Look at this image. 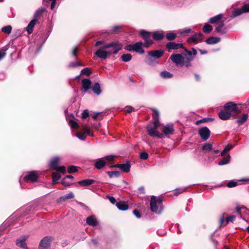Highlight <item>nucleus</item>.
<instances>
[{"mask_svg": "<svg viewBox=\"0 0 249 249\" xmlns=\"http://www.w3.org/2000/svg\"><path fill=\"white\" fill-rule=\"evenodd\" d=\"M104 46L100 48L95 52V54L98 57L102 59H106L108 55L112 53L116 54L122 48V45L118 41H113L109 43L105 44L104 41H98L95 43V46L100 45Z\"/></svg>", "mask_w": 249, "mask_h": 249, "instance_id": "nucleus-1", "label": "nucleus"}, {"mask_svg": "<svg viewBox=\"0 0 249 249\" xmlns=\"http://www.w3.org/2000/svg\"><path fill=\"white\" fill-rule=\"evenodd\" d=\"M170 59L177 66H183L189 67L190 66V62L193 60V57H188L185 54H173L171 57Z\"/></svg>", "mask_w": 249, "mask_h": 249, "instance_id": "nucleus-2", "label": "nucleus"}, {"mask_svg": "<svg viewBox=\"0 0 249 249\" xmlns=\"http://www.w3.org/2000/svg\"><path fill=\"white\" fill-rule=\"evenodd\" d=\"M160 126V122L158 120L150 123L147 126L148 134L152 137H157L159 138L163 137V134L157 131L158 127Z\"/></svg>", "mask_w": 249, "mask_h": 249, "instance_id": "nucleus-3", "label": "nucleus"}, {"mask_svg": "<svg viewBox=\"0 0 249 249\" xmlns=\"http://www.w3.org/2000/svg\"><path fill=\"white\" fill-rule=\"evenodd\" d=\"M150 209L153 212L160 213L162 210L161 200L159 199L157 200L155 196H152L151 198Z\"/></svg>", "mask_w": 249, "mask_h": 249, "instance_id": "nucleus-4", "label": "nucleus"}, {"mask_svg": "<svg viewBox=\"0 0 249 249\" xmlns=\"http://www.w3.org/2000/svg\"><path fill=\"white\" fill-rule=\"evenodd\" d=\"M143 47H145L144 43L140 41L134 44L128 45L125 47V49L129 51H134L140 54H143L144 53Z\"/></svg>", "mask_w": 249, "mask_h": 249, "instance_id": "nucleus-5", "label": "nucleus"}, {"mask_svg": "<svg viewBox=\"0 0 249 249\" xmlns=\"http://www.w3.org/2000/svg\"><path fill=\"white\" fill-rule=\"evenodd\" d=\"M225 110L230 112L231 114L232 113H239L242 111V106L240 104H236L233 102H229L225 105Z\"/></svg>", "mask_w": 249, "mask_h": 249, "instance_id": "nucleus-6", "label": "nucleus"}, {"mask_svg": "<svg viewBox=\"0 0 249 249\" xmlns=\"http://www.w3.org/2000/svg\"><path fill=\"white\" fill-rule=\"evenodd\" d=\"M42 10H37L36 11L34 15V19L30 22L26 28V30L29 34H31L33 32L34 27L36 24V23L38 20V18L42 13Z\"/></svg>", "mask_w": 249, "mask_h": 249, "instance_id": "nucleus-7", "label": "nucleus"}, {"mask_svg": "<svg viewBox=\"0 0 249 249\" xmlns=\"http://www.w3.org/2000/svg\"><path fill=\"white\" fill-rule=\"evenodd\" d=\"M140 34L145 41V42L143 43L145 48H148L150 45L153 44V40L150 39V32H147L144 30H142L140 31Z\"/></svg>", "mask_w": 249, "mask_h": 249, "instance_id": "nucleus-8", "label": "nucleus"}, {"mask_svg": "<svg viewBox=\"0 0 249 249\" xmlns=\"http://www.w3.org/2000/svg\"><path fill=\"white\" fill-rule=\"evenodd\" d=\"M83 132H79L77 133L76 136L80 140H85L86 139V134L93 137L94 136L92 132L86 126H84L83 128Z\"/></svg>", "mask_w": 249, "mask_h": 249, "instance_id": "nucleus-9", "label": "nucleus"}, {"mask_svg": "<svg viewBox=\"0 0 249 249\" xmlns=\"http://www.w3.org/2000/svg\"><path fill=\"white\" fill-rule=\"evenodd\" d=\"M210 133V130L207 127H202L199 130V134L202 140L204 141H206L209 138Z\"/></svg>", "mask_w": 249, "mask_h": 249, "instance_id": "nucleus-10", "label": "nucleus"}, {"mask_svg": "<svg viewBox=\"0 0 249 249\" xmlns=\"http://www.w3.org/2000/svg\"><path fill=\"white\" fill-rule=\"evenodd\" d=\"M246 12H249V4H245L241 8L235 9L233 13V17H236Z\"/></svg>", "mask_w": 249, "mask_h": 249, "instance_id": "nucleus-11", "label": "nucleus"}, {"mask_svg": "<svg viewBox=\"0 0 249 249\" xmlns=\"http://www.w3.org/2000/svg\"><path fill=\"white\" fill-rule=\"evenodd\" d=\"M203 35L201 33H197L190 37L188 39L189 43H197L202 41Z\"/></svg>", "mask_w": 249, "mask_h": 249, "instance_id": "nucleus-12", "label": "nucleus"}, {"mask_svg": "<svg viewBox=\"0 0 249 249\" xmlns=\"http://www.w3.org/2000/svg\"><path fill=\"white\" fill-rule=\"evenodd\" d=\"M51 239L48 237H44L40 242L39 249H50Z\"/></svg>", "mask_w": 249, "mask_h": 249, "instance_id": "nucleus-13", "label": "nucleus"}, {"mask_svg": "<svg viewBox=\"0 0 249 249\" xmlns=\"http://www.w3.org/2000/svg\"><path fill=\"white\" fill-rule=\"evenodd\" d=\"M38 175L37 172L36 171H32L30 172L28 175L24 177L25 180H31L32 182L36 181Z\"/></svg>", "mask_w": 249, "mask_h": 249, "instance_id": "nucleus-14", "label": "nucleus"}, {"mask_svg": "<svg viewBox=\"0 0 249 249\" xmlns=\"http://www.w3.org/2000/svg\"><path fill=\"white\" fill-rule=\"evenodd\" d=\"M166 47L169 50H177L179 48H183L182 44L176 43L175 42H169L166 44Z\"/></svg>", "mask_w": 249, "mask_h": 249, "instance_id": "nucleus-15", "label": "nucleus"}, {"mask_svg": "<svg viewBox=\"0 0 249 249\" xmlns=\"http://www.w3.org/2000/svg\"><path fill=\"white\" fill-rule=\"evenodd\" d=\"M231 114L230 112L225 110L224 108V110L220 111L218 113V116L220 119L222 120H227L230 119L231 116Z\"/></svg>", "mask_w": 249, "mask_h": 249, "instance_id": "nucleus-16", "label": "nucleus"}, {"mask_svg": "<svg viewBox=\"0 0 249 249\" xmlns=\"http://www.w3.org/2000/svg\"><path fill=\"white\" fill-rule=\"evenodd\" d=\"M91 85V81L89 79H84L82 80V89L85 91L89 90Z\"/></svg>", "mask_w": 249, "mask_h": 249, "instance_id": "nucleus-17", "label": "nucleus"}, {"mask_svg": "<svg viewBox=\"0 0 249 249\" xmlns=\"http://www.w3.org/2000/svg\"><path fill=\"white\" fill-rule=\"evenodd\" d=\"M28 236H23L21 237L20 238L18 239L17 240V245L18 247L22 248H25L26 247V244L25 243L26 240L28 238Z\"/></svg>", "mask_w": 249, "mask_h": 249, "instance_id": "nucleus-18", "label": "nucleus"}, {"mask_svg": "<svg viewBox=\"0 0 249 249\" xmlns=\"http://www.w3.org/2000/svg\"><path fill=\"white\" fill-rule=\"evenodd\" d=\"M174 131L173 125L171 124H168L164 126L162 130L163 133L165 135L171 134Z\"/></svg>", "mask_w": 249, "mask_h": 249, "instance_id": "nucleus-19", "label": "nucleus"}, {"mask_svg": "<svg viewBox=\"0 0 249 249\" xmlns=\"http://www.w3.org/2000/svg\"><path fill=\"white\" fill-rule=\"evenodd\" d=\"M114 166L119 168L121 170L125 172L130 171V165L129 163L117 164Z\"/></svg>", "mask_w": 249, "mask_h": 249, "instance_id": "nucleus-20", "label": "nucleus"}, {"mask_svg": "<svg viewBox=\"0 0 249 249\" xmlns=\"http://www.w3.org/2000/svg\"><path fill=\"white\" fill-rule=\"evenodd\" d=\"M163 53L164 51L161 50H159L149 52V55L153 57L160 58L163 55Z\"/></svg>", "mask_w": 249, "mask_h": 249, "instance_id": "nucleus-21", "label": "nucleus"}, {"mask_svg": "<svg viewBox=\"0 0 249 249\" xmlns=\"http://www.w3.org/2000/svg\"><path fill=\"white\" fill-rule=\"evenodd\" d=\"M95 182V180L91 179H86L78 181V183L83 186H88Z\"/></svg>", "mask_w": 249, "mask_h": 249, "instance_id": "nucleus-22", "label": "nucleus"}, {"mask_svg": "<svg viewBox=\"0 0 249 249\" xmlns=\"http://www.w3.org/2000/svg\"><path fill=\"white\" fill-rule=\"evenodd\" d=\"M116 206L118 209L121 211H125L128 208L127 203L123 201L118 202L116 203Z\"/></svg>", "mask_w": 249, "mask_h": 249, "instance_id": "nucleus-23", "label": "nucleus"}, {"mask_svg": "<svg viewBox=\"0 0 249 249\" xmlns=\"http://www.w3.org/2000/svg\"><path fill=\"white\" fill-rule=\"evenodd\" d=\"M153 38L156 40L162 39L164 37V33L163 31L154 32L152 34Z\"/></svg>", "mask_w": 249, "mask_h": 249, "instance_id": "nucleus-24", "label": "nucleus"}, {"mask_svg": "<svg viewBox=\"0 0 249 249\" xmlns=\"http://www.w3.org/2000/svg\"><path fill=\"white\" fill-rule=\"evenodd\" d=\"M87 223L90 226H95L97 225V221L93 216H89L86 219Z\"/></svg>", "mask_w": 249, "mask_h": 249, "instance_id": "nucleus-25", "label": "nucleus"}, {"mask_svg": "<svg viewBox=\"0 0 249 249\" xmlns=\"http://www.w3.org/2000/svg\"><path fill=\"white\" fill-rule=\"evenodd\" d=\"M106 163V161L104 160V159L101 158L98 159L95 163V166L97 169H101L105 166Z\"/></svg>", "mask_w": 249, "mask_h": 249, "instance_id": "nucleus-26", "label": "nucleus"}, {"mask_svg": "<svg viewBox=\"0 0 249 249\" xmlns=\"http://www.w3.org/2000/svg\"><path fill=\"white\" fill-rule=\"evenodd\" d=\"M60 160V159L58 157H55V158H53L51 161L50 162V167L53 169H55V168H57V167L58 166L57 164H58V163L59 162Z\"/></svg>", "mask_w": 249, "mask_h": 249, "instance_id": "nucleus-27", "label": "nucleus"}, {"mask_svg": "<svg viewBox=\"0 0 249 249\" xmlns=\"http://www.w3.org/2000/svg\"><path fill=\"white\" fill-rule=\"evenodd\" d=\"M220 40L218 37H211L206 40V42L208 44H214L219 42Z\"/></svg>", "mask_w": 249, "mask_h": 249, "instance_id": "nucleus-28", "label": "nucleus"}, {"mask_svg": "<svg viewBox=\"0 0 249 249\" xmlns=\"http://www.w3.org/2000/svg\"><path fill=\"white\" fill-rule=\"evenodd\" d=\"M92 90L96 94L99 95L101 92L100 84L98 83H96L92 88Z\"/></svg>", "mask_w": 249, "mask_h": 249, "instance_id": "nucleus-29", "label": "nucleus"}, {"mask_svg": "<svg viewBox=\"0 0 249 249\" xmlns=\"http://www.w3.org/2000/svg\"><path fill=\"white\" fill-rule=\"evenodd\" d=\"M222 15H218L215 17L211 18L209 20V22L211 23H216L219 22L222 18Z\"/></svg>", "mask_w": 249, "mask_h": 249, "instance_id": "nucleus-30", "label": "nucleus"}, {"mask_svg": "<svg viewBox=\"0 0 249 249\" xmlns=\"http://www.w3.org/2000/svg\"><path fill=\"white\" fill-rule=\"evenodd\" d=\"M230 155L228 154L226 157L224 158L222 160L219 161L218 165H223L228 164L230 161Z\"/></svg>", "mask_w": 249, "mask_h": 249, "instance_id": "nucleus-31", "label": "nucleus"}, {"mask_svg": "<svg viewBox=\"0 0 249 249\" xmlns=\"http://www.w3.org/2000/svg\"><path fill=\"white\" fill-rule=\"evenodd\" d=\"M216 30L218 33L222 34H225L226 33L225 28H224V24L222 22H221L216 26Z\"/></svg>", "mask_w": 249, "mask_h": 249, "instance_id": "nucleus-32", "label": "nucleus"}, {"mask_svg": "<svg viewBox=\"0 0 249 249\" xmlns=\"http://www.w3.org/2000/svg\"><path fill=\"white\" fill-rule=\"evenodd\" d=\"M160 75L164 78H170L173 76V74L167 71H163L161 72Z\"/></svg>", "mask_w": 249, "mask_h": 249, "instance_id": "nucleus-33", "label": "nucleus"}, {"mask_svg": "<svg viewBox=\"0 0 249 249\" xmlns=\"http://www.w3.org/2000/svg\"><path fill=\"white\" fill-rule=\"evenodd\" d=\"M212 30V26L208 24H205L203 27V31L205 33H209Z\"/></svg>", "mask_w": 249, "mask_h": 249, "instance_id": "nucleus-34", "label": "nucleus"}, {"mask_svg": "<svg viewBox=\"0 0 249 249\" xmlns=\"http://www.w3.org/2000/svg\"><path fill=\"white\" fill-rule=\"evenodd\" d=\"M248 115L247 114H244L241 118L237 120V123L241 125L243 124L247 119Z\"/></svg>", "mask_w": 249, "mask_h": 249, "instance_id": "nucleus-35", "label": "nucleus"}, {"mask_svg": "<svg viewBox=\"0 0 249 249\" xmlns=\"http://www.w3.org/2000/svg\"><path fill=\"white\" fill-rule=\"evenodd\" d=\"M74 197V195L72 192L66 194L65 196L60 197V200L62 201H65L67 199L72 198Z\"/></svg>", "mask_w": 249, "mask_h": 249, "instance_id": "nucleus-36", "label": "nucleus"}, {"mask_svg": "<svg viewBox=\"0 0 249 249\" xmlns=\"http://www.w3.org/2000/svg\"><path fill=\"white\" fill-rule=\"evenodd\" d=\"M121 58L123 61L128 62L131 59L132 55L130 53L124 54L122 56Z\"/></svg>", "mask_w": 249, "mask_h": 249, "instance_id": "nucleus-37", "label": "nucleus"}, {"mask_svg": "<svg viewBox=\"0 0 249 249\" xmlns=\"http://www.w3.org/2000/svg\"><path fill=\"white\" fill-rule=\"evenodd\" d=\"M52 177L53 183H56L57 181L59 180L61 178L60 175L57 172L53 173Z\"/></svg>", "mask_w": 249, "mask_h": 249, "instance_id": "nucleus-38", "label": "nucleus"}, {"mask_svg": "<svg viewBox=\"0 0 249 249\" xmlns=\"http://www.w3.org/2000/svg\"><path fill=\"white\" fill-rule=\"evenodd\" d=\"M166 38L168 40H174L177 36V35L174 33H167L166 35Z\"/></svg>", "mask_w": 249, "mask_h": 249, "instance_id": "nucleus-39", "label": "nucleus"}, {"mask_svg": "<svg viewBox=\"0 0 249 249\" xmlns=\"http://www.w3.org/2000/svg\"><path fill=\"white\" fill-rule=\"evenodd\" d=\"M115 158V156L114 155H109L103 158L104 159V160L106 161V163H110L112 160H114Z\"/></svg>", "mask_w": 249, "mask_h": 249, "instance_id": "nucleus-40", "label": "nucleus"}, {"mask_svg": "<svg viewBox=\"0 0 249 249\" xmlns=\"http://www.w3.org/2000/svg\"><path fill=\"white\" fill-rule=\"evenodd\" d=\"M91 73L90 69L89 68H84L81 71V74L83 75H86L87 76H89Z\"/></svg>", "mask_w": 249, "mask_h": 249, "instance_id": "nucleus-41", "label": "nucleus"}, {"mask_svg": "<svg viewBox=\"0 0 249 249\" xmlns=\"http://www.w3.org/2000/svg\"><path fill=\"white\" fill-rule=\"evenodd\" d=\"M107 174L110 178L119 177L120 175V172L118 171H108Z\"/></svg>", "mask_w": 249, "mask_h": 249, "instance_id": "nucleus-42", "label": "nucleus"}, {"mask_svg": "<svg viewBox=\"0 0 249 249\" xmlns=\"http://www.w3.org/2000/svg\"><path fill=\"white\" fill-rule=\"evenodd\" d=\"M202 149L205 151H211L212 149V144L210 143H205L202 147Z\"/></svg>", "mask_w": 249, "mask_h": 249, "instance_id": "nucleus-43", "label": "nucleus"}, {"mask_svg": "<svg viewBox=\"0 0 249 249\" xmlns=\"http://www.w3.org/2000/svg\"><path fill=\"white\" fill-rule=\"evenodd\" d=\"M159 113L157 110L156 109H153V117L154 121H156V120H159Z\"/></svg>", "mask_w": 249, "mask_h": 249, "instance_id": "nucleus-44", "label": "nucleus"}, {"mask_svg": "<svg viewBox=\"0 0 249 249\" xmlns=\"http://www.w3.org/2000/svg\"><path fill=\"white\" fill-rule=\"evenodd\" d=\"M12 30V27L10 25L5 26L2 28V31L4 33L9 34Z\"/></svg>", "mask_w": 249, "mask_h": 249, "instance_id": "nucleus-45", "label": "nucleus"}, {"mask_svg": "<svg viewBox=\"0 0 249 249\" xmlns=\"http://www.w3.org/2000/svg\"><path fill=\"white\" fill-rule=\"evenodd\" d=\"M69 124L73 128H77L78 127L77 123L73 120L69 121Z\"/></svg>", "mask_w": 249, "mask_h": 249, "instance_id": "nucleus-46", "label": "nucleus"}, {"mask_svg": "<svg viewBox=\"0 0 249 249\" xmlns=\"http://www.w3.org/2000/svg\"><path fill=\"white\" fill-rule=\"evenodd\" d=\"M77 171V167L74 166H71L68 169V172L69 173H74Z\"/></svg>", "mask_w": 249, "mask_h": 249, "instance_id": "nucleus-47", "label": "nucleus"}, {"mask_svg": "<svg viewBox=\"0 0 249 249\" xmlns=\"http://www.w3.org/2000/svg\"><path fill=\"white\" fill-rule=\"evenodd\" d=\"M57 172H61L62 173H65L66 172V168L64 166L58 167L55 169Z\"/></svg>", "mask_w": 249, "mask_h": 249, "instance_id": "nucleus-48", "label": "nucleus"}, {"mask_svg": "<svg viewBox=\"0 0 249 249\" xmlns=\"http://www.w3.org/2000/svg\"><path fill=\"white\" fill-rule=\"evenodd\" d=\"M148 157V154L146 152H142L140 154V158L141 159L145 160H146Z\"/></svg>", "mask_w": 249, "mask_h": 249, "instance_id": "nucleus-49", "label": "nucleus"}, {"mask_svg": "<svg viewBox=\"0 0 249 249\" xmlns=\"http://www.w3.org/2000/svg\"><path fill=\"white\" fill-rule=\"evenodd\" d=\"M237 182L234 181H230L227 184V186L229 187H233L237 185Z\"/></svg>", "mask_w": 249, "mask_h": 249, "instance_id": "nucleus-50", "label": "nucleus"}, {"mask_svg": "<svg viewBox=\"0 0 249 249\" xmlns=\"http://www.w3.org/2000/svg\"><path fill=\"white\" fill-rule=\"evenodd\" d=\"M186 190V188L177 189L175 190V194L177 195L178 194H179L181 193L185 192Z\"/></svg>", "mask_w": 249, "mask_h": 249, "instance_id": "nucleus-51", "label": "nucleus"}, {"mask_svg": "<svg viewBox=\"0 0 249 249\" xmlns=\"http://www.w3.org/2000/svg\"><path fill=\"white\" fill-rule=\"evenodd\" d=\"M235 218V216L234 215L228 216L227 218L226 224L229 223L230 222H232L234 220Z\"/></svg>", "mask_w": 249, "mask_h": 249, "instance_id": "nucleus-52", "label": "nucleus"}, {"mask_svg": "<svg viewBox=\"0 0 249 249\" xmlns=\"http://www.w3.org/2000/svg\"><path fill=\"white\" fill-rule=\"evenodd\" d=\"M89 111L88 110H85L82 113V118L83 119H86L89 116Z\"/></svg>", "mask_w": 249, "mask_h": 249, "instance_id": "nucleus-53", "label": "nucleus"}, {"mask_svg": "<svg viewBox=\"0 0 249 249\" xmlns=\"http://www.w3.org/2000/svg\"><path fill=\"white\" fill-rule=\"evenodd\" d=\"M62 183L65 186H69L71 185V183L66 181V178H64L62 179Z\"/></svg>", "mask_w": 249, "mask_h": 249, "instance_id": "nucleus-54", "label": "nucleus"}, {"mask_svg": "<svg viewBox=\"0 0 249 249\" xmlns=\"http://www.w3.org/2000/svg\"><path fill=\"white\" fill-rule=\"evenodd\" d=\"M6 55L5 50L0 49V60L3 58Z\"/></svg>", "mask_w": 249, "mask_h": 249, "instance_id": "nucleus-55", "label": "nucleus"}, {"mask_svg": "<svg viewBox=\"0 0 249 249\" xmlns=\"http://www.w3.org/2000/svg\"><path fill=\"white\" fill-rule=\"evenodd\" d=\"M133 213H134V214L137 217V218H140L141 216V215L140 214V213H139V212L138 211H137V210H134L133 211Z\"/></svg>", "mask_w": 249, "mask_h": 249, "instance_id": "nucleus-56", "label": "nucleus"}, {"mask_svg": "<svg viewBox=\"0 0 249 249\" xmlns=\"http://www.w3.org/2000/svg\"><path fill=\"white\" fill-rule=\"evenodd\" d=\"M191 29L190 28H188V29H185L184 30H181L180 33L181 34H187V33H189L191 32Z\"/></svg>", "mask_w": 249, "mask_h": 249, "instance_id": "nucleus-57", "label": "nucleus"}, {"mask_svg": "<svg viewBox=\"0 0 249 249\" xmlns=\"http://www.w3.org/2000/svg\"><path fill=\"white\" fill-rule=\"evenodd\" d=\"M233 147V146L232 145L228 144L225 146L224 149H225V151H226L227 152H228V151L231 149Z\"/></svg>", "mask_w": 249, "mask_h": 249, "instance_id": "nucleus-58", "label": "nucleus"}, {"mask_svg": "<svg viewBox=\"0 0 249 249\" xmlns=\"http://www.w3.org/2000/svg\"><path fill=\"white\" fill-rule=\"evenodd\" d=\"M110 202L114 204L116 202V199L114 197H111V196H108L107 197Z\"/></svg>", "mask_w": 249, "mask_h": 249, "instance_id": "nucleus-59", "label": "nucleus"}, {"mask_svg": "<svg viewBox=\"0 0 249 249\" xmlns=\"http://www.w3.org/2000/svg\"><path fill=\"white\" fill-rule=\"evenodd\" d=\"M78 50V47H75L72 51V54L74 56H76V52Z\"/></svg>", "mask_w": 249, "mask_h": 249, "instance_id": "nucleus-60", "label": "nucleus"}, {"mask_svg": "<svg viewBox=\"0 0 249 249\" xmlns=\"http://www.w3.org/2000/svg\"><path fill=\"white\" fill-rule=\"evenodd\" d=\"M56 0H53L51 5V10H53L54 8L55 4H56Z\"/></svg>", "mask_w": 249, "mask_h": 249, "instance_id": "nucleus-61", "label": "nucleus"}, {"mask_svg": "<svg viewBox=\"0 0 249 249\" xmlns=\"http://www.w3.org/2000/svg\"><path fill=\"white\" fill-rule=\"evenodd\" d=\"M133 107H128L126 109V112L127 113H130L133 110Z\"/></svg>", "mask_w": 249, "mask_h": 249, "instance_id": "nucleus-62", "label": "nucleus"}, {"mask_svg": "<svg viewBox=\"0 0 249 249\" xmlns=\"http://www.w3.org/2000/svg\"><path fill=\"white\" fill-rule=\"evenodd\" d=\"M121 28V26H114L113 27V31L115 32V31H116L117 29H120Z\"/></svg>", "mask_w": 249, "mask_h": 249, "instance_id": "nucleus-63", "label": "nucleus"}, {"mask_svg": "<svg viewBox=\"0 0 249 249\" xmlns=\"http://www.w3.org/2000/svg\"><path fill=\"white\" fill-rule=\"evenodd\" d=\"M185 51L187 52V54H188V57H192L191 55L192 54V53L191 51H188L187 50H185Z\"/></svg>", "mask_w": 249, "mask_h": 249, "instance_id": "nucleus-64", "label": "nucleus"}]
</instances>
